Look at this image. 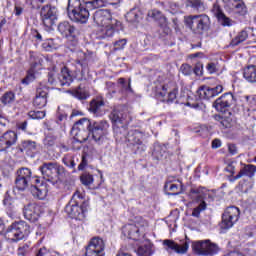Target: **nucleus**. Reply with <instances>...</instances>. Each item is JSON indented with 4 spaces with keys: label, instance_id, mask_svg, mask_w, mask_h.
Returning a JSON list of instances; mask_svg holds the SVG:
<instances>
[{
    "label": "nucleus",
    "instance_id": "f257e3e1",
    "mask_svg": "<svg viewBox=\"0 0 256 256\" xmlns=\"http://www.w3.org/2000/svg\"><path fill=\"white\" fill-rule=\"evenodd\" d=\"M109 129L107 120L95 121L88 118H82L75 122L72 127V133L78 143H85L89 139H93L98 145H102L105 135Z\"/></svg>",
    "mask_w": 256,
    "mask_h": 256
},
{
    "label": "nucleus",
    "instance_id": "20e7f679",
    "mask_svg": "<svg viewBox=\"0 0 256 256\" xmlns=\"http://www.w3.org/2000/svg\"><path fill=\"white\" fill-rule=\"evenodd\" d=\"M184 22L195 35H204L211 29V18L207 14L186 16Z\"/></svg>",
    "mask_w": 256,
    "mask_h": 256
},
{
    "label": "nucleus",
    "instance_id": "a19ab883",
    "mask_svg": "<svg viewBox=\"0 0 256 256\" xmlns=\"http://www.w3.org/2000/svg\"><path fill=\"white\" fill-rule=\"evenodd\" d=\"M42 47L45 51H53V49H58L59 44L55 42V39L49 38L42 43Z\"/></svg>",
    "mask_w": 256,
    "mask_h": 256
},
{
    "label": "nucleus",
    "instance_id": "f704fd0d",
    "mask_svg": "<svg viewBox=\"0 0 256 256\" xmlns=\"http://www.w3.org/2000/svg\"><path fill=\"white\" fill-rule=\"evenodd\" d=\"M101 107H105V101L103 100H92L89 105V111L90 113H93V115H96V117H99L102 115Z\"/></svg>",
    "mask_w": 256,
    "mask_h": 256
},
{
    "label": "nucleus",
    "instance_id": "8fccbe9b",
    "mask_svg": "<svg viewBox=\"0 0 256 256\" xmlns=\"http://www.w3.org/2000/svg\"><path fill=\"white\" fill-rule=\"evenodd\" d=\"M80 181L82 185H86V186L91 185V183H93V175L84 173L81 175Z\"/></svg>",
    "mask_w": 256,
    "mask_h": 256
},
{
    "label": "nucleus",
    "instance_id": "4c0bfd02",
    "mask_svg": "<svg viewBox=\"0 0 256 256\" xmlns=\"http://www.w3.org/2000/svg\"><path fill=\"white\" fill-rule=\"evenodd\" d=\"M147 20L148 21H162V23H165V17L163 16V13L157 9L148 11Z\"/></svg>",
    "mask_w": 256,
    "mask_h": 256
},
{
    "label": "nucleus",
    "instance_id": "473e14b6",
    "mask_svg": "<svg viewBox=\"0 0 256 256\" xmlns=\"http://www.w3.org/2000/svg\"><path fill=\"white\" fill-rule=\"evenodd\" d=\"M58 81L61 87H69V85L73 83V76H71L67 67L62 68L61 72L58 74Z\"/></svg>",
    "mask_w": 256,
    "mask_h": 256
},
{
    "label": "nucleus",
    "instance_id": "a18cd8bd",
    "mask_svg": "<svg viewBox=\"0 0 256 256\" xmlns=\"http://www.w3.org/2000/svg\"><path fill=\"white\" fill-rule=\"evenodd\" d=\"M189 3V6L192 7V9H196V11H201V9H205V4L203 0H187Z\"/></svg>",
    "mask_w": 256,
    "mask_h": 256
},
{
    "label": "nucleus",
    "instance_id": "de8ad7c7",
    "mask_svg": "<svg viewBox=\"0 0 256 256\" xmlns=\"http://www.w3.org/2000/svg\"><path fill=\"white\" fill-rule=\"evenodd\" d=\"M62 163L66 165V167H69L70 169H73V173H75V160H73V157L71 156H64L62 159Z\"/></svg>",
    "mask_w": 256,
    "mask_h": 256
},
{
    "label": "nucleus",
    "instance_id": "864d4df0",
    "mask_svg": "<svg viewBox=\"0 0 256 256\" xmlns=\"http://www.w3.org/2000/svg\"><path fill=\"white\" fill-rule=\"evenodd\" d=\"M127 45V39H120L114 43V51H121Z\"/></svg>",
    "mask_w": 256,
    "mask_h": 256
},
{
    "label": "nucleus",
    "instance_id": "ea45409f",
    "mask_svg": "<svg viewBox=\"0 0 256 256\" xmlns=\"http://www.w3.org/2000/svg\"><path fill=\"white\" fill-rule=\"evenodd\" d=\"M215 120L220 123L223 129H229V127H231V123H233V119L227 116L216 115Z\"/></svg>",
    "mask_w": 256,
    "mask_h": 256
},
{
    "label": "nucleus",
    "instance_id": "09e8293b",
    "mask_svg": "<svg viewBox=\"0 0 256 256\" xmlns=\"http://www.w3.org/2000/svg\"><path fill=\"white\" fill-rule=\"evenodd\" d=\"M31 253V245L24 244L18 248V255L19 256H27Z\"/></svg>",
    "mask_w": 256,
    "mask_h": 256
},
{
    "label": "nucleus",
    "instance_id": "7c9ffc66",
    "mask_svg": "<svg viewBox=\"0 0 256 256\" xmlns=\"http://www.w3.org/2000/svg\"><path fill=\"white\" fill-rule=\"evenodd\" d=\"M18 151L20 153H26L28 157H35V153H37V142L33 140H22L18 145Z\"/></svg>",
    "mask_w": 256,
    "mask_h": 256
},
{
    "label": "nucleus",
    "instance_id": "a211bd4d",
    "mask_svg": "<svg viewBox=\"0 0 256 256\" xmlns=\"http://www.w3.org/2000/svg\"><path fill=\"white\" fill-rule=\"evenodd\" d=\"M220 93H223V85H217L214 88H211L207 85L200 86L196 91V97L200 100L209 101L213 97H217Z\"/></svg>",
    "mask_w": 256,
    "mask_h": 256
},
{
    "label": "nucleus",
    "instance_id": "3c124183",
    "mask_svg": "<svg viewBox=\"0 0 256 256\" xmlns=\"http://www.w3.org/2000/svg\"><path fill=\"white\" fill-rule=\"evenodd\" d=\"M31 119H44L45 111L33 110L28 113Z\"/></svg>",
    "mask_w": 256,
    "mask_h": 256
},
{
    "label": "nucleus",
    "instance_id": "4be33fe9",
    "mask_svg": "<svg viewBox=\"0 0 256 256\" xmlns=\"http://www.w3.org/2000/svg\"><path fill=\"white\" fill-rule=\"evenodd\" d=\"M17 143V133L8 130L0 136V152L7 151Z\"/></svg>",
    "mask_w": 256,
    "mask_h": 256
},
{
    "label": "nucleus",
    "instance_id": "052dcab7",
    "mask_svg": "<svg viewBox=\"0 0 256 256\" xmlns=\"http://www.w3.org/2000/svg\"><path fill=\"white\" fill-rule=\"evenodd\" d=\"M204 199H209V201H215V193L209 192V190L206 189Z\"/></svg>",
    "mask_w": 256,
    "mask_h": 256
},
{
    "label": "nucleus",
    "instance_id": "393cba45",
    "mask_svg": "<svg viewBox=\"0 0 256 256\" xmlns=\"http://www.w3.org/2000/svg\"><path fill=\"white\" fill-rule=\"evenodd\" d=\"M23 214L25 219L30 221V223H37L41 215V209L37 204L29 203L28 205L24 206Z\"/></svg>",
    "mask_w": 256,
    "mask_h": 256
},
{
    "label": "nucleus",
    "instance_id": "13d9d810",
    "mask_svg": "<svg viewBox=\"0 0 256 256\" xmlns=\"http://www.w3.org/2000/svg\"><path fill=\"white\" fill-rule=\"evenodd\" d=\"M192 71L195 73V75H198V76L203 75V63L201 62L196 63L195 67L192 68Z\"/></svg>",
    "mask_w": 256,
    "mask_h": 256
},
{
    "label": "nucleus",
    "instance_id": "1a4fd4ad",
    "mask_svg": "<svg viewBox=\"0 0 256 256\" xmlns=\"http://www.w3.org/2000/svg\"><path fill=\"white\" fill-rule=\"evenodd\" d=\"M207 188L202 186H194L190 189L189 195L193 201L196 203H200L196 208L192 211V217L199 218L201 215V211H205L207 209V203L205 202V192Z\"/></svg>",
    "mask_w": 256,
    "mask_h": 256
},
{
    "label": "nucleus",
    "instance_id": "9b49d317",
    "mask_svg": "<svg viewBox=\"0 0 256 256\" xmlns=\"http://www.w3.org/2000/svg\"><path fill=\"white\" fill-rule=\"evenodd\" d=\"M143 132L139 130H131L127 131L125 137V141L129 143L130 146H133L134 153H143L145 149H147V146L143 144Z\"/></svg>",
    "mask_w": 256,
    "mask_h": 256
},
{
    "label": "nucleus",
    "instance_id": "c85d7f7f",
    "mask_svg": "<svg viewBox=\"0 0 256 256\" xmlns=\"http://www.w3.org/2000/svg\"><path fill=\"white\" fill-rule=\"evenodd\" d=\"M164 191L166 195H181L183 191H185V188L183 186V182L181 180H175L174 182L168 181L164 185Z\"/></svg>",
    "mask_w": 256,
    "mask_h": 256
},
{
    "label": "nucleus",
    "instance_id": "603ef678",
    "mask_svg": "<svg viewBox=\"0 0 256 256\" xmlns=\"http://www.w3.org/2000/svg\"><path fill=\"white\" fill-rule=\"evenodd\" d=\"M206 69H207L208 73L213 75V73L219 72V64L215 63V62H210L206 65Z\"/></svg>",
    "mask_w": 256,
    "mask_h": 256
},
{
    "label": "nucleus",
    "instance_id": "4d7b16f0",
    "mask_svg": "<svg viewBox=\"0 0 256 256\" xmlns=\"http://www.w3.org/2000/svg\"><path fill=\"white\" fill-rule=\"evenodd\" d=\"M87 165H89V160L87 159V155H82V160L78 165V171H84Z\"/></svg>",
    "mask_w": 256,
    "mask_h": 256
},
{
    "label": "nucleus",
    "instance_id": "39448f33",
    "mask_svg": "<svg viewBox=\"0 0 256 256\" xmlns=\"http://www.w3.org/2000/svg\"><path fill=\"white\" fill-rule=\"evenodd\" d=\"M39 170L42 173L43 179L52 183V185L59 183L61 177H65V167L57 162H44L39 167Z\"/></svg>",
    "mask_w": 256,
    "mask_h": 256
},
{
    "label": "nucleus",
    "instance_id": "69168bd1",
    "mask_svg": "<svg viewBox=\"0 0 256 256\" xmlns=\"http://www.w3.org/2000/svg\"><path fill=\"white\" fill-rule=\"evenodd\" d=\"M78 65H80L82 67L81 73H85V71H87V63H85L84 61L79 60L78 61Z\"/></svg>",
    "mask_w": 256,
    "mask_h": 256
},
{
    "label": "nucleus",
    "instance_id": "79ce46f5",
    "mask_svg": "<svg viewBox=\"0 0 256 256\" xmlns=\"http://www.w3.org/2000/svg\"><path fill=\"white\" fill-rule=\"evenodd\" d=\"M83 5H90L92 9H99L105 7V0H82Z\"/></svg>",
    "mask_w": 256,
    "mask_h": 256
},
{
    "label": "nucleus",
    "instance_id": "4468645a",
    "mask_svg": "<svg viewBox=\"0 0 256 256\" xmlns=\"http://www.w3.org/2000/svg\"><path fill=\"white\" fill-rule=\"evenodd\" d=\"M57 31L62 37H65V39H68L69 41H77L79 35H81L79 29L68 21L60 22L57 26Z\"/></svg>",
    "mask_w": 256,
    "mask_h": 256
},
{
    "label": "nucleus",
    "instance_id": "f03ea898",
    "mask_svg": "<svg viewBox=\"0 0 256 256\" xmlns=\"http://www.w3.org/2000/svg\"><path fill=\"white\" fill-rule=\"evenodd\" d=\"M93 19L98 27H102L99 32L101 39L113 37L115 31H121V29H123L121 21L114 19L109 10H97L94 13Z\"/></svg>",
    "mask_w": 256,
    "mask_h": 256
},
{
    "label": "nucleus",
    "instance_id": "b1692460",
    "mask_svg": "<svg viewBox=\"0 0 256 256\" xmlns=\"http://www.w3.org/2000/svg\"><path fill=\"white\" fill-rule=\"evenodd\" d=\"M224 7L237 13L238 15L244 16L247 15V6L243 0H222Z\"/></svg>",
    "mask_w": 256,
    "mask_h": 256
},
{
    "label": "nucleus",
    "instance_id": "2f4dec72",
    "mask_svg": "<svg viewBox=\"0 0 256 256\" xmlns=\"http://www.w3.org/2000/svg\"><path fill=\"white\" fill-rule=\"evenodd\" d=\"M125 19L131 25H137L143 19V12L139 8H132L125 15Z\"/></svg>",
    "mask_w": 256,
    "mask_h": 256
},
{
    "label": "nucleus",
    "instance_id": "49530a36",
    "mask_svg": "<svg viewBox=\"0 0 256 256\" xmlns=\"http://www.w3.org/2000/svg\"><path fill=\"white\" fill-rule=\"evenodd\" d=\"M253 185L251 183H247V181H240L237 189L240 193H248L249 189H252Z\"/></svg>",
    "mask_w": 256,
    "mask_h": 256
},
{
    "label": "nucleus",
    "instance_id": "423d86ee",
    "mask_svg": "<svg viewBox=\"0 0 256 256\" xmlns=\"http://www.w3.org/2000/svg\"><path fill=\"white\" fill-rule=\"evenodd\" d=\"M67 13L74 23L85 24L89 21V10L81 0H68Z\"/></svg>",
    "mask_w": 256,
    "mask_h": 256
},
{
    "label": "nucleus",
    "instance_id": "f8f14e48",
    "mask_svg": "<svg viewBox=\"0 0 256 256\" xmlns=\"http://www.w3.org/2000/svg\"><path fill=\"white\" fill-rule=\"evenodd\" d=\"M240 215L241 212L236 206L226 208L222 215L221 229H231L239 221Z\"/></svg>",
    "mask_w": 256,
    "mask_h": 256
},
{
    "label": "nucleus",
    "instance_id": "680f3d73",
    "mask_svg": "<svg viewBox=\"0 0 256 256\" xmlns=\"http://www.w3.org/2000/svg\"><path fill=\"white\" fill-rule=\"evenodd\" d=\"M118 83L124 87V89L131 91V83L125 84V78H119Z\"/></svg>",
    "mask_w": 256,
    "mask_h": 256
},
{
    "label": "nucleus",
    "instance_id": "412c9836",
    "mask_svg": "<svg viewBox=\"0 0 256 256\" xmlns=\"http://www.w3.org/2000/svg\"><path fill=\"white\" fill-rule=\"evenodd\" d=\"M43 60L35 54V52H30V65L31 68L28 70L27 75L22 79L24 85H29L32 81H35V68L39 67Z\"/></svg>",
    "mask_w": 256,
    "mask_h": 256
},
{
    "label": "nucleus",
    "instance_id": "2eb2a0df",
    "mask_svg": "<svg viewBox=\"0 0 256 256\" xmlns=\"http://www.w3.org/2000/svg\"><path fill=\"white\" fill-rule=\"evenodd\" d=\"M192 249L197 255H215L219 251V247L211 243V240L193 242Z\"/></svg>",
    "mask_w": 256,
    "mask_h": 256
},
{
    "label": "nucleus",
    "instance_id": "a878e982",
    "mask_svg": "<svg viewBox=\"0 0 256 256\" xmlns=\"http://www.w3.org/2000/svg\"><path fill=\"white\" fill-rule=\"evenodd\" d=\"M212 13H214L215 17L223 27H233V25H235V21L225 15L223 9L218 3L213 5Z\"/></svg>",
    "mask_w": 256,
    "mask_h": 256
},
{
    "label": "nucleus",
    "instance_id": "bb28decb",
    "mask_svg": "<svg viewBox=\"0 0 256 256\" xmlns=\"http://www.w3.org/2000/svg\"><path fill=\"white\" fill-rule=\"evenodd\" d=\"M49 95V88L47 86H40L36 89V96L33 101L34 107L43 109L47 105V96Z\"/></svg>",
    "mask_w": 256,
    "mask_h": 256
},
{
    "label": "nucleus",
    "instance_id": "0eeeda50",
    "mask_svg": "<svg viewBox=\"0 0 256 256\" xmlns=\"http://www.w3.org/2000/svg\"><path fill=\"white\" fill-rule=\"evenodd\" d=\"M65 212L70 217V219H76V221H83L85 219L86 210L83 209V194L76 191L71 200L65 207Z\"/></svg>",
    "mask_w": 256,
    "mask_h": 256
},
{
    "label": "nucleus",
    "instance_id": "f3484780",
    "mask_svg": "<svg viewBox=\"0 0 256 256\" xmlns=\"http://www.w3.org/2000/svg\"><path fill=\"white\" fill-rule=\"evenodd\" d=\"M40 15L42 17L43 25L48 29L57 21V7L47 4L42 7Z\"/></svg>",
    "mask_w": 256,
    "mask_h": 256
},
{
    "label": "nucleus",
    "instance_id": "aec40b11",
    "mask_svg": "<svg viewBox=\"0 0 256 256\" xmlns=\"http://www.w3.org/2000/svg\"><path fill=\"white\" fill-rule=\"evenodd\" d=\"M232 105H235V96H233L231 92L223 94L213 103V107L216 108V111L220 112L227 111Z\"/></svg>",
    "mask_w": 256,
    "mask_h": 256
},
{
    "label": "nucleus",
    "instance_id": "6e6552de",
    "mask_svg": "<svg viewBox=\"0 0 256 256\" xmlns=\"http://www.w3.org/2000/svg\"><path fill=\"white\" fill-rule=\"evenodd\" d=\"M31 233V226L25 221H19L12 223L6 230V237L12 243H17L18 241H23L27 239Z\"/></svg>",
    "mask_w": 256,
    "mask_h": 256
},
{
    "label": "nucleus",
    "instance_id": "58836bf2",
    "mask_svg": "<svg viewBox=\"0 0 256 256\" xmlns=\"http://www.w3.org/2000/svg\"><path fill=\"white\" fill-rule=\"evenodd\" d=\"M2 105H11L15 103V93L13 91H8L4 93L0 98Z\"/></svg>",
    "mask_w": 256,
    "mask_h": 256
},
{
    "label": "nucleus",
    "instance_id": "c756f323",
    "mask_svg": "<svg viewBox=\"0 0 256 256\" xmlns=\"http://www.w3.org/2000/svg\"><path fill=\"white\" fill-rule=\"evenodd\" d=\"M122 233L128 239H132L133 241H141V230L139 226L135 224H126L122 228Z\"/></svg>",
    "mask_w": 256,
    "mask_h": 256
},
{
    "label": "nucleus",
    "instance_id": "dca6fc26",
    "mask_svg": "<svg viewBox=\"0 0 256 256\" xmlns=\"http://www.w3.org/2000/svg\"><path fill=\"white\" fill-rule=\"evenodd\" d=\"M105 241L101 237H94L86 247L85 256H105Z\"/></svg>",
    "mask_w": 256,
    "mask_h": 256
},
{
    "label": "nucleus",
    "instance_id": "9d476101",
    "mask_svg": "<svg viewBox=\"0 0 256 256\" xmlns=\"http://www.w3.org/2000/svg\"><path fill=\"white\" fill-rule=\"evenodd\" d=\"M15 177V186L18 191H26L33 185V172L27 167L16 170Z\"/></svg>",
    "mask_w": 256,
    "mask_h": 256
},
{
    "label": "nucleus",
    "instance_id": "0e129e2a",
    "mask_svg": "<svg viewBox=\"0 0 256 256\" xmlns=\"http://www.w3.org/2000/svg\"><path fill=\"white\" fill-rule=\"evenodd\" d=\"M219 147H221V140L214 139L212 141V149H219Z\"/></svg>",
    "mask_w": 256,
    "mask_h": 256
},
{
    "label": "nucleus",
    "instance_id": "72a5a7b5",
    "mask_svg": "<svg viewBox=\"0 0 256 256\" xmlns=\"http://www.w3.org/2000/svg\"><path fill=\"white\" fill-rule=\"evenodd\" d=\"M70 94L76 99H79V101H85L89 97V90L83 85H79L77 88L71 90Z\"/></svg>",
    "mask_w": 256,
    "mask_h": 256
},
{
    "label": "nucleus",
    "instance_id": "7ed1b4c3",
    "mask_svg": "<svg viewBox=\"0 0 256 256\" xmlns=\"http://www.w3.org/2000/svg\"><path fill=\"white\" fill-rule=\"evenodd\" d=\"M109 119L112 122L113 133L116 141H123L127 135V129H129V121H127L125 107L121 105L115 106L109 114Z\"/></svg>",
    "mask_w": 256,
    "mask_h": 256
},
{
    "label": "nucleus",
    "instance_id": "c03bdc74",
    "mask_svg": "<svg viewBox=\"0 0 256 256\" xmlns=\"http://www.w3.org/2000/svg\"><path fill=\"white\" fill-rule=\"evenodd\" d=\"M137 254L139 256H151L153 255V249L150 244L140 246L137 250Z\"/></svg>",
    "mask_w": 256,
    "mask_h": 256
},
{
    "label": "nucleus",
    "instance_id": "e2e57ef3",
    "mask_svg": "<svg viewBox=\"0 0 256 256\" xmlns=\"http://www.w3.org/2000/svg\"><path fill=\"white\" fill-rule=\"evenodd\" d=\"M228 151L231 155H237V146L235 144H229Z\"/></svg>",
    "mask_w": 256,
    "mask_h": 256
},
{
    "label": "nucleus",
    "instance_id": "cd10ccee",
    "mask_svg": "<svg viewBox=\"0 0 256 256\" xmlns=\"http://www.w3.org/2000/svg\"><path fill=\"white\" fill-rule=\"evenodd\" d=\"M256 173V166L253 164H242V167L239 171V173L236 176H231L229 178V181L231 183L237 181V179H241V177H249L250 179L252 177H255Z\"/></svg>",
    "mask_w": 256,
    "mask_h": 256
},
{
    "label": "nucleus",
    "instance_id": "6ab92c4d",
    "mask_svg": "<svg viewBox=\"0 0 256 256\" xmlns=\"http://www.w3.org/2000/svg\"><path fill=\"white\" fill-rule=\"evenodd\" d=\"M190 243H191V240L186 236L185 241L182 244H177L173 240L166 239L163 241V246H164V249L169 253L174 252L180 255H184V253H187Z\"/></svg>",
    "mask_w": 256,
    "mask_h": 256
},
{
    "label": "nucleus",
    "instance_id": "37998d69",
    "mask_svg": "<svg viewBox=\"0 0 256 256\" xmlns=\"http://www.w3.org/2000/svg\"><path fill=\"white\" fill-rule=\"evenodd\" d=\"M152 155L157 159V161H159L163 159V156L165 155V149H163V146L160 144H155Z\"/></svg>",
    "mask_w": 256,
    "mask_h": 256
},
{
    "label": "nucleus",
    "instance_id": "774afa93",
    "mask_svg": "<svg viewBox=\"0 0 256 256\" xmlns=\"http://www.w3.org/2000/svg\"><path fill=\"white\" fill-rule=\"evenodd\" d=\"M18 129H21V131H27V121H24L18 125Z\"/></svg>",
    "mask_w": 256,
    "mask_h": 256
},
{
    "label": "nucleus",
    "instance_id": "bf43d9fd",
    "mask_svg": "<svg viewBox=\"0 0 256 256\" xmlns=\"http://www.w3.org/2000/svg\"><path fill=\"white\" fill-rule=\"evenodd\" d=\"M181 71L183 75H191V73H193V68L189 64H183L181 66Z\"/></svg>",
    "mask_w": 256,
    "mask_h": 256
},
{
    "label": "nucleus",
    "instance_id": "338daca9",
    "mask_svg": "<svg viewBox=\"0 0 256 256\" xmlns=\"http://www.w3.org/2000/svg\"><path fill=\"white\" fill-rule=\"evenodd\" d=\"M33 36L35 37V39H37V41H43V36H41V33H39V31L35 30Z\"/></svg>",
    "mask_w": 256,
    "mask_h": 256
},
{
    "label": "nucleus",
    "instance_id": "5701e85b",
    "mask_svg": "<svg viewBox=\"0 0 256 256\" xmlns=\"http://www.w3.org/2000/svg\"><path fill=\"white\" fill-rule=\"evenodd\" d=\"M35 183L30 186V193L34 196L35 199H39L43 201L47 199V193H49V189L47 188V184L40 183V180L36 178Z\"/></svg>",
    "mask_w": 256,
    "mask_h": 256
},
{
    "label": "nucleus",
    "instance_id": "c9c22d12",
    "mask_svg": "<svg viewBox=\"0 0 256 256\" xmlns=\"http://www.w3.org/2000/svg\"><path fill=\"white\" fill-rule=\"evenodd\" d=\"M243 77L248 83H256V66L250 65L244 68Z\"/></svg>",
    "mask_w": 256,
    "mask_h": 256
},
{
    "label": "nucleus",
    "instance_id": "6e6d98bb",
    "mask_svg": "<svg viewBox=\"0 0 256 256\" xmlns=\"http://www.w3.org/2000/svg\"><path fill=\"white\" fill-rule=\"evenodd\" d=\"M236 167H237V162H230L226 166L225 171H227L228 173H231V176L229 177V179H231V177H233V175H235Z\"/></svg>",
    "mask_w": 256,
    "mask_h": 256
},
{
    "label": "nucleus",
    "instance_id": "ddd939ff",
    "mask_svg": "<svg viewBox=\"0 0 256 256\" xmlns=\"http://www.w3.org/2000/svg\"><path fill=\"white\" fill-rule=\"evenodd\" d=\"M177 88H174L169 92V87L167 85L159 84L154 89V95L156 99L162 101L163 103H173L177 99Z\"/></svg>",
    "mask_w": 256,
    "mask_h": 256
},
{
    "label": "nucleus",
    "instance_id": "e433bc0d",
    "mask_svg": "<svg viewBox=\"0 0 256 256\" xmlns=\"http://www.w3.org/2000/svg\"><path fill=\"white\" fill-rule=\"evenodd\" d=\"M247 37H249V33L246 30H242L231 40L230 45L237 47V45H241V43L247 41Z\"/></svg>",
    "mask_w": 256,
    "mask_h": 256
},
{
    "label": "nucleus",
    "instance_id": "5fc2aeb1",
    "mask_svg": "<svg viewBox=\"0 0 256 256\" xmlns=\"http://www.w3.org/2000/svg\"><path fill=\"white\" fill-rule=\"evenodd\" d=\"M159 33H160L161 37H165V35H171V28H169V26H167V24H161Z\"/></svg>",
    "mask_w": 256,
    "mask_h": 256
}]
</instances>
